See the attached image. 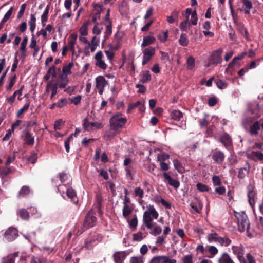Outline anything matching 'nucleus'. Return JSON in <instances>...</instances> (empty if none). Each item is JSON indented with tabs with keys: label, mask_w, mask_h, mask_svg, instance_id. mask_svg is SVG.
Masks as SVG:
<instances>
[{
	"label": "nucleus",
	"mask_w": 263,
	"mask_h": 263,
	"mask_svg": "<svg viewBox=\"0 0 263 263\" xmlns=\"http://www.w3.org/2000/svg\"><path fill=\"white\" fill-rule=\"evenodd\" d=\"M159 214L154 205L148 204L143 214V222L147 229H151L154 227V219H157Z\"/></svg>",
	"instance_id": "1"
},
{
	"label": "nucleus",
	"mask_w": 263,
	"mask_h": 263,
	"mask_svg": "<svg viewBox=\"0 0 263 263\" xmlns=\"http://www.w3.org/2000/svg\"><path fill=\"white\" fill-rule=\"evenodd\" d=\"M127 122L125 118L120 117L118 115L113 116L110 119V126L111 129L118 131L122 128Z\"/></svg>",
	"instance_id": "2"
},
{
	"label": "nucleus",
	"mask_w": 263,
	"mask_h": 263,
	"mask_svg": "<svg viewBox=\"0 0 263 263\" xmlns=\"http://www.w3.org/2000/svg\"><path fill=\"white\" fill-rule=\"evenodd\" d=\"M235 216L238 220L239 231L243 232L248 230L250 223L247 215L244 212L236 213Z\"/></svg>",
	"instance_id": "3"
},
{
	"label": "nucleus",
	"mask_w": 263,
	"mask_h": 263,
	"mask_svg": "<svg viewBox=\"0 0 263 263\" xmlns=\"http://www.w3.org/2000/svg\"><path fill=\"white\" fill-rule=\"evenodd\" d=\"M222 53V49L219 48L213 52L210 58L209 59L205 66L209 67L212 65H216L220 63L222 61L221 53Z\"/></svg>",
	"instance_id": "4"
},
{
	"label": "nucleus",
	"mask_w": 263,
	"mask_h": 263,
	"mask_svg": "<svg viewBox=\"0 0 263 263\" xmlns=\"http://www.w3.org/2000/svg\"><path fill=\"white\" fill-rule=\"evenodd\" d=\"M208 239L209 241H214L219 243L221 246L226 247L228 246L231 243V240L227 237H220L216 233L210 234L208 236Z\"/></svg>",
	"instance_id": "5"
},
{
	"label": "nucleus",
	"mask_w": 263,
	"mask_h": 263,
	"mask_svg": "<svg viewBox=\"0 0 263 263\" xmlns=\"http://www.w3.org/2000/svg\"><path fill=\"white\" fill-rule=\"evenodd\" d=\"M97 218L93 215L92 211H89L86 214L84 221L83 226L86 229L95 226Z\"/></svg>",
	"instance_id": "6"
},
{
	"label": "nucleus",
	"mask_w": 263,
	"mask_h": 263,
	"mask_svg": "<svg viewBox=\"0 0 263 263\" xmlns=\"http://www.w3.org/2000/svg\"><path fill=\"white\" fill-rule=\"evenodd\" d=\"M155 49L154 47H150L145 48L143 51V60L142 61V65H145L151 60L152 57L155 54Z\"/></svg>",
	"instance_id": "7"
},
{
	"label": "nucleus",
	"mask_w": 263,
	"mask_h": 263,
	"mask_svg": "<svg viewBox=\"0 0 263 263\" xmlns=\"http://www.w3.org/2000/svg\"><path fill=\"white\" fill-rule=\"evenodd\" d=\"M108 84V81L101 76L96 78V87L99 89V93L102 95L104 91L105 86Z\"/></svg>",
	"instance_id": "8"
},
{
	"label": "nucleus",
	"mask_w": 263,
	"mask_h": 263,
	"mask_svg": "<svg viewBox=\"0 0 263 263\" xmlns=\"http://www.w3.org/2000/svg\"><path fill=\"white\" fill-rule=\"evenodd\" d=\"M232 250L233 253L237 256V257L240 262L244 257L245 248L243 246L241 245L238 246H232Z\"/></svg>",
	"instance_id": "9"
},
{
	"label": "nucleus",
	"mask_w": 263,
	"mask_h": 263,
	"mask_svg": "<svg viewBox=\"0 0 263 263\" xmlns=\"http://www.w3.org/2000/svg\"><path fill=\"white\" fill-rule=\"evenodd\" d=\"M212 158L215 163L221 164L224 160L225 156L224 153L220 150L215 149L212 154Z\"/></svg>",
	"instance_id": "10"
},
{
	"label": "nucleus",
	"mask_w": 263,
	"mask_h": 263,
	"mask_svg": "<svg viewBox=\"0 0 263 263\" xmlns=\"http://www.w3.org/2000/svg\"><path fill=\"white\" fill-rule=\"evenodd\" d=\"M103 57V55L102 52L99 51L96 53L94 58L96 61V65L100 68L105 70L107 68V65L104 61L102 60Z\"/></svg>",
	"instance_id": "11"
},
{
	"label": "nucleus",
	"mask_w": 263,
	"mask_h": 263,
	"mask_svg": "<svg viewBox=\"0 0 263 263\" xmlns=\"http://www.w3.org/2000/svg\"><path fill=\"white\" fill-rule=\"evenodd\" d=\"M17 236V230L14 228H9L5 233V238L8 241L13 240Z\"/></svg>",
	"instance_id": "12"
},
{
	"label": "nucleus",
	"mask_w": 263,
	"mask_h": 263,
	"mask_svg": "<svg viewBox=\"0 0 263 263\" xmlns=\"http://www.w3.org/2000/svg\"><path fill=\"white\" fill-rule=\"evenodd\" d=\"M162 176L165 181H167L169 184L175 189H178L180 186V183L176 179H173L167 173L162 174Z\"/></svg>",
	"instance_id": "13"
},
{
	"label": "nucleus",
	"mask_w": 263,
	"mask_h": 263,
	"mask_svg": "<svg viewBox=\"0 0 263 263\" xmlns=\"http://www.w3.org/2000/svg\"><path fill=\"white\" fill-rule=\"evenodd\" d=\"M58 89V84L54 83L52 81H49L47 82V84L46 88L47 92H49L51 90V95L50 98L52 99L53 97L57 94Z\"/></svg>",
	"instance_id": "14"
},
{
	"label": "nucleus",
	"mask_w": 263,
	"mask_h": 263,
	"mask_svg": "<svg viewBox=\"0 0 263 263\" xmlns=\"http://www.w3.org/2000/svg\"><path fill=\"white\" fill-rule=\"evenodd\" d=\"M261 124L260 121H256L250 126L249 133L251 135L256 136L258 135L260 129Z\"/></svg>",
	"instance_id": "15"
},
{
	"label": "nucleus",
	"mask_w": 263,
	"mask_h": 263,
	"mask_svg": "<svg viewBox=\"0 0 263 263\" xmlns=\"http://www.w3.org/2000/svg\"><path fill=\"white\" fill-rule=\"evenodd\" d=\"M26 144L32 146L34 143V138L32 136L30 131H26L24 135L22 136Z\"/></svg>",
	"instance_id": "16"
},
{
	"label": "nucleus",
	"mask_w": 263,
	"mask_h": 263,
	"mask_svg": "<svg viewBox=\"0 0 263 263\" xmlns=\"http://www.w3.org/2000/svg\"><path fill=\"white\" fill-rule=\"evenodd\" d=\"M77 39V34L76 33H72L70 35L68 38V49L74 53L75 52L74 45L76 44Z\"/></svg>",
	"instance_id": "17"
},
{
	"label": "nucleus",
	"mask_w": 263,
	"mask_h": 263,
	"mask_svg": "<svg viewBox=\"0 0 263 263\" xmlns=\"http://www.w3.org/2000/svg\"><path fill=\"white\" fill-rule=\"evenodd\" d=\"M179 14V11L174 9L170 16H167V21L170 24H172L178 22V17Z\"/></svg>",
	"instance_id": "18"
},
{
	"label": "nucleus",
	"mask_w": 263,
	"mask_h": 263,
	"mask_svg": "<svg viewBox=\"0 0 263 263\" xmlns=\"http://www.w3.org/2000/svg\"><path fill=\"white\" fill-rule=\"evenodd\" d=\"M220 141L226 147L230 146L231 144L232 140L229 135L224 133L220 138Z\"/></svg>",
	"instance_id": "19"
},
{
	"label": "nucleus",
	"mask_w": 263,
	"mask_h": 263,
	"mask_svg": "<svg viewBox=\"0 0 263 263\" xmlns=\"http://www.w3.org/2000/svg\"><path fill=\"white\" fill-rule=\"evenodd\" d=\"M246 164L248 165V168L247 167H241L239 170L238 177L239 179L244 178L249 173L250 171V166L249 162L248 161L246 162Z\"/></svg>",
	"instance_id": "20"
},
{
	"label": "nucleus",
	"mask_w": 263,
	"mask_h": 263,
	"mask_svg": "<svg viewBox=\"0 0 263 263\" xmlns=\"http://www.w3.org/2000/svg\"><path fill=\"white\" fill-rule=\"evenodd\" d=\"M219 263H234L230 255L227 253H223L219 258Z\"/></svg>",
	"instance_id": "21"
},
{
	"label": "nucleus",
	"mask_w": 263,
	"mask_h": 263,
	"mask_svg": "<svg viewBox=\"0 0 263 263\" xmlns=\"http://www.w3.org/2000/svg\"><path fill=\"white\" fill-rule=\"evenodd\" d=\"M183 116V113L179 110H174L170 114L171 119L176 121H180Z\"/></svg>",
	"instance_id": "22"
},
{
	"label": "nucleus",
	"mask_w": 263,
	"mask_h": 263,
	"mask_svg": "<svg viewBox=\"0 0 263 263\" xmlns=\"http://www.w3.org/2000/svg\"><path fill=\"white\" fill-rule=\"evenodd\" d=\"M30 192V190L28 186L25 185L23 186L19 191L17 195V197L18 198L25 197L29 194Z\"/></svg>",
	"instance_id": "23"
},
{
	"label": "nucleus",
	"mask_w": 263,
	"mask_h": 263,
	"mask_svg": "<svg viewBox=\"0 0 263 263\" xmlns=\"http://www.w3.org/2000/svg\"><path fill=\"white\" fill-rule=\"evenodd\" d=\"M155 38L153 36L149 35L147 36H144L143 37V41L141 44V46L146 47L148 46L153 44L155 41Z\"/></svg>",
	"instance_id": "24"
},
{
	"label": "nucleus",
	"mask_w": 263,
	"mask_h": 263,
	"mask_svg": "<svg viewBox=\"0 0 263 263\" xmlns=\"http://www.w3.org/2000/svg\"><path fill=\"white\" fill-rule=\"evenodd\" d=\"M66 194L67 196L69 198L71 199L74 203L77 202L78 200L76 201L75 199H76V193L75 191L71 188V187H68L66 191Z\"/></svg>",
	"instance_id": "25"
},
{
	"label": "nucleus",
	"mask_w": 263,
	"mask_h": 263,
	"mask_svg": "<svg viewBox=\"0 0 263 263\" xmlns=\"http://www.w3.org/2000/svg\"><path fill=\"white\" fill-rule=\"evenodd\" d=\"M189 41L185 33H182L179 39V43L182 46H187L189 44Z\"/></svg>",
	"instance_id": "26"
},
{
	"label": "nucleus",
	"mask_w": 263,
	"mask_h": 263,
	"mask_svg": "<svg viewBox=\"0 0 263 263\" xmlns=\"http://www.w3.org/2000/svg\"><path fill=\"white\" fill-rule=\"evenodd\" d=\"M30 20L29 21V28L31 32H33L36 26V17L34 14H31Z\"/></svg>",
	"instance_id": "27"
},
{
	"label": "nucleus",
	"mask_w": 263,
	"mask_h": 263,
	"mask_svg": "<svg viewBox=\"0 0 263 263\" xmlns=\"http://www.w3.org/2000/svg\"><path fill=\"white\" fill-rule=\"evenodd\" d=\"M117 132L112 129L106 131L104 134V139L106 141L111 139L117 134Z\"/></svg>",
	"instance_id": "28"
},
{
	"label": "nucleus",
	"mask_w": 263,
	"mask_h": 263,
	"mask_svg": "<svg viewBox=\"0 0 263 263\" xmlns=\"http://www.w3.org/2000/svg\"><path fill=\"white\" fill-rule=\"evenodd\" d=\"M243 3L245 13L248 14L250 13V10L252 8V3L249 0H245L242 1Z\"/></svg>",
	"instance_id": "29"
},
{
	"label": "nucleus",
	"mask_w": 263,
	"mask_h": 263,
	"mask_svg": "<svg viewBox=\"0 0 263 263\" xmlns=\"http://www.w3.org/2000/svg\"><path fill=\"white\" fill-rule=\"evenodd\" d=\"M126 254L121 253H116L114 255V260L116 263H122L125 259Z\"/></svg>",
	"instance_id": "30"
},
{
	"label": "nucleus",
	"mask_w": 263,
	"mask_h": 263,
	"mask_svg": "<svg viewBox=\"0 0 263 263\" xmlns=\"http://www.w3.org/2000/svg\"><path fill=\"white\" fill-rule=\"evenodd\" d=\"M246 258L247 260L243 257L240 263H256L254 257L250 253H248L246 255Z\"/></svg>",
	"instance_id": "31"
},
{
	"label": "nucleus",
	"mask_w": 263,
	"mask_h": 263,
	"mask_svg": "<svg viewBox=\"0 0 263 263\" xmlns=\"http://www.w3.org/2000/svg\"><path fill=\"white\" fill-rule=\"evenodd\" d=\"M28 42L27 37H25L23 40L21 44L20 50L22 52V57H25L26 54V47Z\"/></svg>",
	"instance_id": "32"
},
{
	"label": "nucleus",
	"mask_w": 263,
	"mask_h": 263,
	"mask_svg": "<svg viewBox=\"0 0 263 263\" xmlns=\"http://www.w3.org/2000/svg\"><path fill=\"white\" fill-rule=\"evenodd\" d=\"M133 212V208L129 205H124L122 209L123 216L126 218Z\"/></svg>",
	"instance_id": "33"
},
{
	"label": "nucleus",
	"mask_w": 263,
	"mask_h": 263,
	"mask_svg": "<svg viewBox=\"0 0 263 263\" xmlns=\"http://www.w3.org/2000/svg\"><path fill=\"white\" fill-rule=\"evenodd\" d=\"M73 64L72 62L69 63L68 65L64 66L62 69L63 74L61 75H64L67 76L68 74L71 73V69L73 66Z\"/></svg>",
	"instance_id": "34"
},
{
	"label": "nucleus",
	"mask_w": 263,
	"mask_h": 263,
	"mask_svg": "<svg viewBox=\"0 0 263 263\" xmlns=\"http://www.w3.org/2000/svg\"><path fill=\"white\" fill-rule=\"evenodd\" d=\"M18 214L23 220H28L29 215L28 211L25 209H21L18 211Z\"/></svg>",
	"instance_id": "35"
},
{
	"label": "nucleus",
	"mask_w": 263,
	"mask_h": 263,
	"mask_svg": "<svg viewBox=\"0 0 263 263\" xmlns=\"http://www.w3.org/2000/svg\"><path fill=\"white\" fill-rule=\"evenodd\" d=\"M49 5H47L41 16L42 24L43 26L45 25V22L48 20V14L49 13Z\"/></svg>",
	"instance_id": "36"
},
{
	"label": "nucleus",
	"mask_w": 263,
	"mask_h": 263,
	"mask_svg": "<svg viewBox=\"0 0 263 263\" xmlns=\"http://www.w3.org/2000/svg\"><path fill=\"white\" fill-rule=\"evenodd\" d=\"M188 20L189 19L186 18L185 21L181 22L180 23L179 28L182 31H185L190 28L191 24L190 22H189Z\"/></svg>",
	"instance_id": "37"
},
{
	"label": "nucleus",
	"mask_w": 263,
	"mask_h": 263,
	"mask_svg": "<svg viewBox=\"0 0 263 263\" xmlns=\"http://www.w3.org/2000/svg\"><path fill=\"white\" fill-rule=\"evenodd\" d=\"M61 82L59 83L58 85V87L61 88H64L66 87V85L68 82V78L67 76L64 75H61Z\"/></svg>",
	"instance_id": "38"
},
{
	"label": "nucleus",
	"mask_w": 263,
	"mask_h": 263,
	"mask_svg": "<svg viewBox=\"0 0 263 263\" xmlns=\"http://www.w3.org/2000/svg\"><path fill=\"white\" fill-rule=\"evenodd\" d=\"M60 180L62 183H66L67 181L69 180V182H67V184L70 183L71 181V179L69 176H68L67 174L62 173L59 174Z\"/></svg>",
	"instance_id": "39"
},
{
	"label": "nucleus",
	"mask_w": 263,
	"mask_h": 263,
	"mask_svg": "<svg viewBox=\"0 0 263 263\" xmlns=\"http://www.w3.org/2000/svg\"><path fill=\"white\" fill-rule=\"evenodd\" d=\"M151 79V76L148 71H145L142 75L140 81L143 83L149 81Z\"/></svg>",
	"instance_id": "40"
},
{
	"label": "nucleus",
	"mask_w": 263,
	"mask_h": 263,
	"mask_svg": "<svg viewBox=\"0 0 263 263\" xmlns=\"http://www.w3.org/2000/svg\"><path fill=\"white\" fill-rule=\"evenodd\" d=\"M255 195V193L253 190H249L248 192V197L249 198V202L250 203V204L251 206H253V204H255L254 201V197Z\"/></svg>",
	"instance_id": "41"
},
{
	"label": "nucleus",
	"mask_w": 263,
	"mask_h": 263,
	"mask_svg": "<svg viewBox=\"0 0 263 263\" xmlns=\"http://www.w3.org/2000/svg\"><path fill=\"white\" fill-rule=\"evenodd\" d=\"M144 257L143 256H133L130 259V263H143Z\"/></svg>",
	"instance_id": "42"
},
{
	"label": "nucleus",
	"mask_w": 263,
	"mask_h": 263,
	"mask_svg": "<svg viewBox=\"0 0 263 263\" xmlns=\"http://www.w3.org/2000/svg\"><path fill=\"white\" fill-rule=\"evenodd\" d=\"M215 83L217 85V86L221 89H225L227 88L228 86V84L225 81L222 80H215Z\"/></svg>",
	"instance_id": "43"
},
{
	"label": "nucleus",
	"mask_w": 263,
	"mask_h": 263,
	"mask_svg": "<svg viewBox=\"0 0 263 263\" xmlns=\"http://www.w3.org/2000/svg\"><path fill=\"white\" fill-rule=\"evenodd\" d=\"M106 31H105V40L109 37V36L110 35V34L112 33V29H111V22H109V23H108L106 25Z\"/></svg>",
	"instance_id": "44"
},
{
	"label": "nucleus",
	"mask_w": 263,
	"mask_h": 263,
	"mask_svg": "<svg viewBox=\"0 0 263 263\" xmlns=\"http://www.w3.org/2000/svg\"><path fill=\"white\" fill-rule=\"evenodd\" d=\"M153 232L151 233V234L154 236H157L159 235L161 232L162 230L160 226H158L156 223H154Z\"/></svg>",
	"instance_id": "45"
},
{
	"label": "nucleus",
	"mask_w": 263,
	"mask_h": 263,
	"mask_svg": "<svg viewBox=\"0 0 263 263\" xmlns=\"http://www.w3.org/2000/svg\"><path fill=\"white\" fill-rule=\"evenodd\" d=\"M129 225L131 228L136 229L138 225V218L136 215L128 222Z\"/></svg>",
	"instance_id": "46"
},
{
	"label": "nucleus",
	"mask_w": 263,
	"mask_h": 263,
	"mask_svg": "<svg viewBox=\"0 0 263 263\" xmlns=\"http://www.w3.org/2000/svg\"><path fill=\"white\" fill-rule=\"evenodd\" d=\"M13 7H11L10 9L6 12L3 18L2 19V23H5L10 17L11 15L12 14Z\"/></svg>",
	"instance_id": "47"
},
{
	"label": "nucleus",
	"mask_w": 263,
	"mask_h": 263,
	"mask_svg": "<svg viewBox=\"0 0 263 263\" xmlns=\"http://www.w3.org/2000/svg\"><path fill=\"white\" fill-rule=\"evenodd\" d=\"M140 106V109L141 110H142L143 108L144 107L143 104L141 101H137L134 103L131 104L129 105L128 109H133L136 107H137L138 106Z\"/></svg>",
	"instance_id": "48"
},
{
	"label": "nucleus",
	"mask_w": 263,
	"mask_h": 263,
	"mask_svg": "<svg viewBox=\"0 0 263 263\" xmlns=\"http://www.w3.org/2000/svg\"><path fill=\"white\" fill-rule=\"evenodd\" d=\"M195 66V59L192 57H189L187 60V68L192 69Z\"/></svg>",
	"instance_id": "49"
},
{
	"label": "nucleus",
	"mask_w": 263,
	"mask_h": 263,
	"mask_svg": "<svg viewBox=\"0 0 263 263\" xmlns=\"http://www.w3.org/2000/svg\"><path fill=\"white\" fill-rule=\"evenodd\" d=\"M135 196L136 197L138 196L141 199L143 198L144 196V191L140 187H136L135 189Z\"/></svg>",
	"instance_id": "50"
},
{
	"label": "nucleus",
	"mask_w": 263,
	"mask_h": 263,
	"mask_svg": "<svg viewBox=\"0 0 263 263\" xmlns=\"http://www.w3.org/2000/svg\"><path fill=\"white\" fill-rule=\"evenodd\" d=\"M198 17L196 11H193L191 13V18L190 23L192 25H196L197 23Z\"/></svg>",
	"instance_id": "51"
},
{
	"label": "nucleus",
	"mask_w": 263,
	"mask_h": 263,
	"mask_svg": "<svg viewBox=\"0 0 263 263\" xmlns=\"http://www.w3.org/2000/svg\"><path fill=\"white\" fill-rule=\"evenodd\" d=\"M164 256H154L149 261V263H162Z\"/></svg>",
	"instance_id": "52"
},
{
	"label": "nucleus",
	"mask_w": 263,
	"mask_h": 263,
	"mask_svg": "<svg viewBox=\"0 0 263 263\" xmlns=\"http://www.w3.org/2000/svg\"><path fill=\"white\" fill-rule=\"evenodd\" d=\"M197 189L200 192H206L209 191L208 186L201 183H198L196 185Z\"/></svg>",
	"instance_id": "53"
},
{
	"label": "nucleus",
	"mask_w": 263,
	"mask_h": 263,
	"mask_svg": "<svg viewBox=\"0 0 263 263\" xmlns=\"http://www.w3.org/2000/svg\"><path fill=\"white\" fill-rule=\"evenodd\" d=\"M37 153L35 152H32L31 156L28 158V161L30 163L34 164L37 160Z\"/></svg>",
	"instance_id": "54"
},
{
	"label": "nucleus",
	"mask_w": 263,
	"mask_h": 263,
	"mask_svg": "<svg viewBox=\"0 0 263 263\" xmlns=\"http://www.w3.org/2000/svg\"><path fill=\"white\" fill-rule=\"evenodd\" d=\"M67 103V101L66 99L62 98L60 99L58 102L56 103L57 107L59 108H62L65 106Z\"/></svg>",
	"instance_id": "55"
},
{
	"label": "nucleus",
	"mask_w": 263,
	"mask_h": 263,
	"mask_svg": "<svg viewBox=\"0 0 263 263\" xmlns=\"http://www.w3.org/2000/svg\"><path fill=\"white\" fill-rule=\"evenodd\" d=\"M168 31H166L161 34H160L158 36L159 39L162 42H164L167 40L168 37Z\"/></svg>",
	"instance_id": "56"
},
{
	"label": "nucleus",
	"mask_w": 263,
	"mask_h": 263,
	"mask_svg": "<svg viewBox=\"0 0 263 263\" xmlns=\"http://www.w3.org/2000/svg\"><path fill=\"white\" fill-rule=\"evenodd\" d=\"M14 261L13 255H8L6 257L3 259L2 263H14Z\"/></svg>",
	"instance_id": "57"
},
{
	"label": "nucleus",
	"mask_w": 263,
	"mask_h": 263,
	"mask_svg": "<svg viewBox=\"0 0 263 263\" xmlns=\"http://www.w3.org/2000/svg\"><path fill=\"white\" fill-rule=\"evenodd\" d=\"M133 239L134 241H140L143 239L142 233L138 232L133 234Z\"/></svg>",
	"instance_id": "58"
},
{
	"label": "nucleus",
	"mask_w": 263,
	"mask_h": 263,
	"mask_svg": "<svg viewBox=\"0 0 263 263\" xmlns=\"http://www.w3.org/2000/svg\"><path fill=\"white\" fill-rule=\"evenodd\" d=\"M212 181L214 186L220 185L221 183L219 177L216 175L213 176Z\"/></svg>",
	"instance_id": "59"
},
{
	"label": "nucleus",
	"mask_w": 263,
	"mask_h": 263,
	"mask_svg": "<svg viewBox=\"0 0 263 263\" xmlns=\"http://www.w3.org/2000/svg\"><path fill=\"white\" fill-rule=\"evenodd\" d=\"M251 156L257 157L259 160H263V153L260 152H252L251 154Z\"/></svg>",
	"instance_id": "60"
},
{
	"label": "nucleus",
	"mask_w": 263,
	"mask_h": 263,
	"mask_svg": "<svg viewBox=\"0 0 263 263\" xmlns=\"http://www.w3.org/2000/svg\"><path fill=\"white\" fill-rule=\"evenodd\" d=\"M16 76L14 75L10 79V82H9V86L7 88V90H11V89L12 88V87L14 85V84H15V83L16 82Z\"/></svg>",
	"instance_id": "61"
},
{
	"label": "nucleus",
	"mask_w": 263,
	"mask_h": 263,
	"mask_svg": "<svg viewBox=\"0 0 263 263\" xmlns=\"http://www.w3.org/2000/svg\"><path fill=\"white\" fill-rule=\"evenodd\" d=\"M80 33L82 36H86L88 34L87 26L86 25H83L80 29Z\"/></svg>",
	"instance_id": "62"
},
{
	"label": "nucleus",
	"mask_w": 263,
	"mask_h": 263,
	"mask_svg": "<svg viewBox=\"0 0 263 263\" xmlns=\"http://www.w3.org/2000/svg\"><path fill=\"white\" fill-rule=\"evenodd\" d=\"M29 107V102H28L25 104V105L21 108L20 110H18L17 112V116H20L21 115L24 111L27 110Z\"/></svg>",
	"instance_id": "63"
},
{
	"label": "nucleus",
	"mask_w": 263,
	"mask_h": 263,
	"mask_svg": "<svg viewBox=\"0 0 263 263\" xmlns=\"http://www.w3.org/2000/svg\"><path fill=\"white\" fill-rule=\"evenodd\" d=\"M70 100L72 103H73L74 105H78L79 103H80L81 101V96L78 95L76 97H73Z\"/></svg>",
	"instance_id": "64"
}]
</instances>
